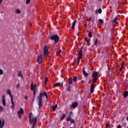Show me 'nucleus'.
<instances>
[{"mask_svg":"<svg viewBox=\"0 0 128 128\" xmlns=\"http://www.w3.org/2000/svg\"><path fill=\"white\" fill-rule=\"evenodd\" d=\"M81 58H82L80 57H78V58H77L78 66V64H80V62Z\"/></svg>","mask_w":128,"mask_h":128,"instance_id":"393cba45","label":"nucleus"},{"mask_svg":"<svg viewBox=\"0 0 128 128\" xmlns=\"http://www.w3.org/2000/svg\"><path fill=\"white\" fill-rule=\"evenodd\" d=\"M62 128H64V127H63Z\"/></svg>","mask_w":128,"mask_h":128,"instance_id":"13d9d810","label":"nucleus"},{"mask_svg":"<svg viewBox=\"0 0 128 128\" xmlns=\"http://www.w3.org/2000/svg\"><path fill=\"white\" fill-rule=\"evenodd\" d=\"M72 120V117L70 116L68 118H67V122H70Z\"/></svg>","mask_w":128,"mask_h":128,"instance_id":"7c9ffc66","label":"nucleus"},{"mask_svg":"<svg viewBox=\"0 0 128 128\" xmlns=\"http://www.w3.org/2000/svg\"><path fill=\"white\" fill-rule=\"evenodd\" d=\"M44 54L46 57L48 56V46H44Z\"/></svg>","mask_w":128,"mask_h":128,"instance_id":"39448f33","label":"nucleus"},{"mask_svg":"<svg viewBox=\"0 0 128 128\" xmlns=\"http://www.w3.org/2000/svg\"><path fill=\"white\" fill-rule=\"evenodd\" d=\"M48 77H46L44 80L45 84H46V82H48Z\"/></svg>","mask_w":128,"mask_h":128,"instance_id":"58836bf2","label":"nucleus"},{"mask_svg":"<svg viewBox=\"0 0 128 128\" xmlns=\"http://www.w3.org/2000/svg\"><path fill=\"white\" fill-rule=\"evenodd\" d=\"M106 128H108V126H110V124H106Z\"/></svg>","mask_w":128,"mask_h":128,"instance_id":"a18cd8bd","label":"nucleus"},{"mask_svg":"<svg viewBox=\"0 0 128 128\" xmlns=\"http://www.w3.org/2000/svg\"><path fill=\"white\" fill-rule=\"evenodd\" d=\"M76 122V120L74 119H72L70 121V124H74Z\"/></svg>","mask_w":128,"mask_h":128,"instance_id":"e433bc0d","label":"nucleus"},{"mask_svg":"<svg viewBox=\"0 0 128 128\" xmlns=\"http://www.w3.org/2000/svg\"><path fill=\"white\" fill-rule=\"evenodd\" d=\"M128 122V116L127 117V118H126Z\"/></svg>","mask_w":128,"mask_h":128,"instance_id":"6e6d98bb","label":"nucleus"},{"mask_svg":"<svg viewBox=\"0 0 128 128\" xmlns=\"http://www.w3.org/2000/svg\"><path fill=\"white\" fill-rule=\"evenodd\" d=\"M98 44V38H95L94 40V46H96Z\"/></svg>","mask_w":128,"mask_h":128,"instance_id":"cd10ccee","label":"nucleus"},{"mask_svg":"<svg viewBox=\"0 0 128 128\" xmlns=\"http://www.w3.org/2000/svg\"><path fill=\"white\" fill-rule=\"evenodd\" d=\"M117 128H122V127L120 126V125H118Z\"/></svg>","mask_w":128,"mask_h":128,"instance_id":"49530a36","label":"nucleus"},{"mask_svg":"<svg viewBox=\"0 0 128 128\" xmlns=\"http://www.w3.org/2000/svg\"><path fill=\"white\" fill-rule=\"evenodd\" d=\"M84 40L85 42H86L87 46H90V40L88 39V38L86 37L85 38H84Z\"/></svg>","mask_w":128,"mask_h":128,"instance_id":"ddd939ff","label":"nucleus"},{"mask_svg":"<svg viewBox=\"0 0 128 128\" xmlns=\"http://www.w3.org/2000/svg\"><path fill=\"white\" fill-rule=\"evenodd\" d=\"M0 112H4V108L2 106H0Z\"/></svg>","mask_w":128,"mask_h":128,"instance_id":"a19ab883","label":"nucleus"},{"mask_svg":"<svg viewBox=\"0 0 128 128\" xmlns=\"http://www.w3.org/2000/svg\"><path fill=\"white\" fill-rule=\"evenodd\" d=\"M2 104L4 106H6V97L4 95H3L2 96Z\"/></svg>","mask_w":128,"mask_h":128,"instance_id":"9b49d317","label":"nucleus"},{"mask_svg":"<svg viewBox=\"0 0 128 128\" xmlns=\"http://www.w3.org/2000/svg\"><path fill=\"white\" fill-rule=\"evenodd\" d=\"M88 36H89V38H92V34L90 32H88Z\"/></svg>","mask_w":128,"mask_h":128,"instance_id":"bb28decb","label":"nucleus"},{"mask_svg":"<svg viewBox=\"0 0 128 128\" xmlns=\"http://www.w3.org/2000/svg\"><path fill=\"white\" fill-rule=\"evenodd\" d=\"M70 114H72V112H70Z\"/></svg>","mask_w":128,"mask_h":128,"instance_id":"3c124183","label":"nucleus"},{"mask_svg":"<svg viewBox=\"0 0 128 128\" xmlns=\"http://www.w3.org/2000/svg\"><path fill=\"white\" fill-rule=\"evenodd\" d=\"M6 92H7V94H8V96H10L11 98H13L12 95V92H10V90H8Z\"/></svg>","mask_w":128,"mask_h":128,"instance_id":"aec40b11","label":"nucleus"},{"mask_svg":"<svg viewBox=\"0 0 128 128\" xmlns=\"http://www.w3.org/2000/svg\"><path fill=\"white\" fill-rule=\"evenodd\" d=\"M20 88V84H18L17 85H16V88Z\"/></svg>","mask_w":128,"mask_h":128,"instance_id":"37998d69","label":"nucleus"},{"mask_svg":"<svg viewBox=\"0 0 128 128\" xmlns=\"http://www.w3.org/2000/svg\"><path fill=\"white\" fill-rule=\"evenodd\" d=\"M0 75L4 74V71L1 68H0Z\"/></svg>","mask_w":128,"mask_h":128,"instance_id":"f704fd0d","label":"nucleus"},{"mask_svg":"<svg viewBox=\"0 0 128 128\" xmlns=\"http://www.w3.org/2000/svg\"><path fill=\"white\" fill-rule=\"evenodd\" d=\"M82 84H84V80H82Z\"/></svg>","mask_w":128,"mask_h":128,"instance_id":"de8ad7c7","label":"nucleus"},{"mask_svg":"<svg viewBox=\"0 0 128 128\" xmlns=\"http://www.w3.org/2000/svg\"><path fill=\"white\" fill-rule=\"evenodd\" d=\"M18 76L19 78H21L24 79V76H22V72L21 71H19L18 72Z\"/></svg>","mask_w":128,"mask_h":128,"instance_id":"f3484780","label":"nucleus"},{"mask_svg":"<svg viewBox=\"0 0 128 128\" xmlns=\"http://www.w3.org/2000/svg\"><path fill=\"white\" fill-rule=\"evenodd\" d=\"M30 2V0H26V4H28Z\"/></svg>","mask_w":128,"mask_h":128,"instance_id":"ea45409f","label":"nucleus"},{"mask_svg":"<svg viewBox=\"0 0 128 128\" xmlns=\"http://www.w3.org/2000/svg\"><path fill=\"white\" fill-rule=\"evenodd\" d=\"M24 100H28V96H24Z\"/></svg>","mask_w":128,"mask_h":128,"instance_id":"c03bdc74","label":"nucleus"},{"mask_svg":"<svg viewBox=\"0 0 128 128\" xmlns=\"http://www.w3.org/2000/svg\"><path fill=\"white\" fill-rule=\"evenodd\" d=\"M16 14H20V9H16Z\"/></svg>","mask_w":128,"mask_h":128,"instance_id":"c756f323","label":"nucleus"},{"mask_svg":"<svg viewBox=\"0 0 128 128\" xmlns=\"http://www.w3.org/2000/svg\"><path fill=\"white\" fill-rule=\"evenodd\" d=\"M124 64H122V66L120 68V72H122V68H124Z\"/></svg>","mask_w":128,"mask_h":128,"instance_id":"c9c22d12","label":"nucleus"},{"mask_svg":"<svg viewBox=\"0 0 128 128\" xmlns=\"http://www.w3.org/2000/svg\"><path fill=\"white\" fill-rule=\"evenodd\" d=\"M36 84H34H34H32L30 86V90H33V96H36Z\"/></svg>","mask_w":128,"mask_h":128,"instance_id":"423d86ee","label":"nucleus"},{"mask_svg":"<svg viewBox=\"0 0 128 128\" xmlns=\"http://www.w3.org/2000/svg\"><path fill=\"white\" fill-rule=\"evenodd\" d=\"M4 119H3L2 121L0 120V128H2L4 126Z\"/></svg>","mask_w":128,"mask_h":128,"instance_id":"1a4fd4ad","label":"nucleus"},{"mask_svg":"<svg viewBox=\"0 0 128 128\" xmlns=\"http://www.w3.org/2000/svg\"><path fill=\"white\" fill-rule=\"evenodd\" d=\"M60 52H62V50H59L57 52V53H56L57 56H60Z\"/></svg>","mask_w":128,"mask_h":128,"instance_id":"72a5a7b5","label":"nucleus"},{"mask_svg":"<svg viewBox=\"0 0 128 128\" xmlns=\"http://www.w3.org/2000/svg\"><path fill=\"white\" fill-rule=\"evenodd\" d=\"M117 21H118V17H116V18H115L113 20L112 22H113V24H116V22H117Z\"/></svg>","mask_w":128,"mask_h":128,"instance_id":"5701e85b","label":"nucleus"},{"mask_svg":"<svg viewBox=\"0 0 128 128\" xmlns=\"http://www.w3.org/2000/svg\"><path fill=\"white\" fill-rule=\"evenodd\" d=\"M56 108H58V104H56L52 106V110L53 112H56Z\"/></svg>","mask_w":128,"mask_h":128,"instance_id":"412c9836","label":"nucleus"},{"mask_svg":"<svg viewBox=\"0 0 128 128\" xmlns=\"http://www.w3.org/2000/svg\"><path fill=\"white\" fill-rule=\"evenodd\" d=\"M98 22L100 24H104V20L102 19H99Z\"/></svg>","mask_w":128,"mask_h":128,"instance_id":"473e14b6","label":"nucleus"},{"mask_svg":"<svg viewBox=\"0 0 128 128\" xmlns=\"http://www.w3.org/2000/svg\"><path fill=\"white\" fill-rule=\"evenodd\" d=\"M76 80H78V76H74L73 81L74 82H76Z\"/></svg>","mask_w":128,"mask_h":128,"instance_id":"2f4dec72","label":"nucleus"},{"mask_svg":"<svg viewBox=\"0 0 128 128\" xmlns=\"http://www.w3.org/2000/svg\"><path fill=\"white\" fill-rule=\"evenodd\" d=\"M128 91H125L124 92V94H123V96L124 98H128Z\"/></svg>","mask_w":128,"mask_h":128,"instance_id":"6ab92c4d","label":"nucleus"},{"mask_svg":"<svg viewBox=\"0 0 128 128\" xmlns=\"http://www.w3.org/2000/svg\"><path fill=\"white\" fill-rule=\"evenodd\" d=\"M42 56L40 55L38 58V64H42Z\"/></svg>","mask_w":128,"mask_h":128,"instance_id":"4468645a","label":"nucleus"},{"mask_svg":"<svg viewBox=\"0 0 128 128\" xmlns=\"http://www.w3.org/2000/svg\"><path fill=\"white\" fill-rule=\"evenodd\" d=\"M18 114L19 118H21L22 116V114H24V110L22 108H20V110L18 112Z\"/></svg>","mask_w":128,"mask_h":128,"instance_id":"0eeeda50","label":"nucleus"},{"mask_svg":"<svg viewBox=\"0 0 128 128\" xmlns=\"http://www.w3.org/2000/svg\"><path fill=\"white\" fill-rule=\"evenodd\" d=\"M50 40H54L55 44H58V40H60V37L58 35H54L50 36Z\"/></svg>","mask_w":128,"mask_h":128,"instance_id":"20e7f679","label":"nucleus"},{"mask_svg":"<svg viewBox=\"0 0 128 128\" xmlns=\"http://www.w3.org/2000/svg\"><path fill=\"white\" fill-rule=\"evenodd\" d=\"M82 48H82V47L80 48V51L78 52V58H82Z\"/></svg>","mask_w":128,"mask_h":128,"instance_id":"6e6552de","label":"nucleus"},{"mask_svg":"<svg viewBox=\"0 0 128 128\" xmlns=\"http://www.w3.org/2000/svg\"><path fill=\"white\" fill-rule=\"evenodd\" d=\"M72 82H74V79L72 77H70L66 84V86H67L68 92H70V85L72 84Z\"/></svg>","mask_w":128,"mask_h":128,"instance_id":"7ed1b4c3","label":"nucleus"},{"mask_svg":"<svg viewBox=\"0 0 128 128\" xmlns=\"http://www.w3.org/2000/svg\"><path fill=\"white\" fill-rule=\"evenodd\" d=\"M42 96H45L46 98H48V94L46 92L40 94L39 96H37V100L39 108H40L42 106Z\"/></svg>","mask_w":128,"mask_h":128,"instance_id":"f257e3e1","label":"nucleus"},{"mask_svg":"<svg viewBox=\"0 0 128 128\" xmlns=\"http://www.w3.org/2000/svg\"><path fill=\"white\" fill-rule=\"evenodd\" d=\"M84 26H85V28H88V24H84Z\"/></svg>","mask_w":128,"mask_h":128,"instance_id":"09e8293b","label":"nucleus"},{"mask_svg":"<svg viewBox=\"0 0 128 128\" xmlns=\"http://www.w3.org/2000/svg\"><path fill=\"white\" fill-rule=\"evenodd\" d=\"M92 20V17H90L89 18L86 20L87 22H90V20Z\"/></svg>","mask_w":128,"mask_h":128,"instance_id":"79ce46f5","label":"nucleus"},{"mask_svg":"<svg viewBox=\"0 0 128 128\" xmlns=\"http://www.w3.org/2000/svg\"><path fill=\"white\" fill-rule=\"evenodd\" d=\"M2 12H2L1 13L2 14Z\"/></svg>","mask_w":128,"mask_h":128,"instance_id":"4d7b16f0","label":"nucleus"},{"mask_svg":"<svg viewBox=\"0 0 128 128\" xmlns=\"http://www.w3.org/2000/svg\"><path fill=\"white\" fill-rule=\"evenodd\" d=\"M2 0H0V4H2Z\"/></svg>","mask_w":128,"mask_h":128,"instance_id":"603ef678","label":"nucleus"},{"mask_svg":"<svg viewBox=\"0 0 128 128\" xmlns=\"http://www.w3.org/2000/svg\"><path fill=\"white\" fill-rule=\"evenodd\" d=\"M11 103H12V106H10V108H12V110H14V98H12V97L11 98Z\"/></svg>","mask_w":128,"mask_h":128,"instance_id":"9d476101","label":"nucleus"},{"mask_svg":"<svg viewBox=\"0 0 128 128\" xmlns=\"http://www.w3.org/2000/svg\"><path fill=\"white\" fill-rule=\"evenodd\" d=\"M34 98H33L32 102H34Z\"/></svg>","mask_w":128,"mask_h":128,"instance_id":"5fc2aeb1","label":"nucleus"},{"mask_svg":"<svg viewBox=\"0 0 128 128\" xmlns=\"http://www.w3.org/2000/svg\"><path fill=\"white\" fill-rule=\"evenodd\" d=\"M94 84H92L90 86V94H92V92H94Z\"/></svg>","mask_w":128,"mask_h":128,"instance_id":"f8f14e48","label":"nucleus"},{"mask_svg":"<svg viewBox=\"0 0 128 128\" xmlns=\"http://www.w3.org/2000/svg\"><path fill=\"white\" fill-rule=\"evenodd\" d=\"M37 118L36 116H34L32 112L29 114V122L30 124H32V128H34L36 124Z\"/></svg>","mask_w":128,"mask_h":128,"instance_id":"f03ea898","label":"nucleus"},{"mask_svg":"<svg viewBox=\"0 0 128 128\" xmlns=\"http://www.w3.org/2000/svg\"><path fill=\"white\" fill-rule=\"evenodd\" d=\"M76 24V20H74L72 24V30H74V28Z\"/></svg>","mask_w":128,"mask_h":128,"instance_id":"a211bd4d","label":"nucleus"},{"mask_svg":"<svg viewBox=\"0 0 128 128\" xmlns=\"http://www.w3.org/2000/svg\"><path fill=\"white\" fill-rule=\"evenodd\" d=\"M83 74L86 78L88 76V74L84 70H83Z\"/></svg>","mask_w":128,"mask_h":128,"instance_id":"4be33fe9","label":"nucleus"},{"mask_svg":"<svg viewBox=\"0 0 128 128\" xmlns=\"http://www.w3.org/2000/svg\"><path fill=\"white\" fill-rule=\"evenodd\" d=\"M78 105V102H74L72 104V108H76Z\"/></svg>","mask_w":128,"mask_h":128,"instance_id":"2eb2a0df","label":"nucleus"},{"mask_svg":"<svg viewBox=\"0 0 128 128\" xmlns=\"http://www.w3.org/2000/svg\"><path fill=\"white\" fill-rule=\"evenodd\" d=\"M102 8H99L98 10V14H102Z\"/></svg>","mask_w":128,"mask_h":128,"instance_id":"4c0bfd02","label":"nucleus"},{"mask_svg":"<svg viewBox=\"0 0 128 128\" xmlns=\"http://www.w3.org/2000/svg\"><path fill=\"white\" fill-rule=\"evenodd\" d=\"M96 80H98V78L95 77L92 80V82H94V84H96Z\"/></svg>","mask_w":128,"mask_h":128,"instance_id":"a878e982","label":"nucleus"},{"mask_svg":"<svg viewBox=\"0 0 128 128\" xmlns=\"http://www.w3.org/2000/svg\"><path fill=\"white\" fill-rule=\"evenodd\" d=\"M64 86V82H62V84H61V86Z\"/></svg>","mask_w":128,"mask_h":128,"instance_id":"8fccbe9b","label":"nucleus"},{"mask_svg":"<svg viewBox=\"0 0 128 128\" xmlns=\"http://www.w3.org/2000/svg\"><path fill=\"white\" fill-rule=\"evenodd\" d=\"M66 114H63L60 117V120H64V118H66Z\"/></svg>","mask_w":128,"mask_h":128,"instance_id":"b1692460","label":"nucleus"},{"mask_svg":"<svg viewBox=\"0 0 128 128\" xmlns=\"http://www.w3.org/2000/svg\"><path fill=\"white\" fill-rule=\"evenodd\" d=\"M96 14H98V11L96 10Z\"/></svg>","mask_w":128,"mask_h":128,"instance_id":"864d4df0","label":"nucleus"},{"mask_svg":"<svg viewBox=\"0 0 128 128\" xmlns=\"http://www.w3.org/2000/svg\"><path fill=\"white\" fill-rule=\"evenodd\" d=\"M98 72H94L92 73V76L93 78H96L98 76Z\"/></svg>","mask_w":128,"mask_h":128,"instance_id":"dca6fc26","label":"nucleus"},{"mask_svg":"<svg viewBox=\"0 0 128 128\" xmlns=\"http://www.w3.org/2000/svg\"><path fill=\"white\" fill-rule=\"evenodd\" d=\"M60 86V84L58 82H57L54 84V86H55V88H56L57 86Z\"/></svg>","mask_w":128,"mask_h":128,"instance_id":"c85d7f7f","label":"nucleus"}]
</instances>
